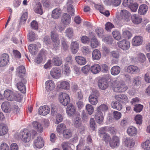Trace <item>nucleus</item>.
Wrapping results in <instances>:
<instances>
[{
    "label": "nucleus",
    "instance_id": "f257e3e1",
    "mask_svg": "<svg viewBox=\"0 0 150 150\" xmlns=\"http://www.w3.org/2000/svg\"><path fill=\"white\" fill-rule=\"evenodd\" d=\"M37 134V132L34 130H31L29 131L27 129H26L20 132L21 139L25 143L29 142L30 141L31 138H33Z\"/></svg>",
    "mask_w": 150,
    "mask_h": 150
},
{
    "label": "nucleus",
    "instance_id": "f03ea898",
    "mask_svg": "<svg viewBox=\"0 0 150 150\" xmlns=\"http://www.w3.org/2000/svg\"><path fill=\"white\" fill-rule=\"evenodd\" d=\"M112 88L114 91L117 93L124 92L128 89V87L124 83L117 81H114Z\"/></svg>",
    "mask_w": 150,
    "mask_h": 150
},
{
    "label": "nucleus",
    "instance_id": "7ed1b4c3",
    "mask_svg": "<svg viewBox=\"0 0 150 150\" xmlns=\"http://www.w3.org/2000/svg\"><path fill=\"white\" fill-rule=\"evenodd\" d=\"M18 81L16 84L18 89L21 93H25L26 91L25 85L27 81L26 78L24 77H18Z\"/></svg>",
    "mask_w": 150,
    "mask_h": 150
},
{
    "label": "nucleus",
    "instance_id": "20e7f679",
    "mask_svg": "<svg viewBox=\"0 0 150 150\" xmlns=\"http://www.w3.org/2000/svg\"><path fill=\"white\" fill-rule=\"evenodd\" d=\"M4 95L5 98L9 101L17 100V96L16 94L10 90L7 89L5 91Z\"/></svg>",
    "mask_w": 150,
    "mask_h": 150
},
{
    "label": "nucleus",
    "instance_id": "39448f33",
    "mask_svg": "<svg viewBox=\"0 0 150 150\" xmlns=\"http://www.w3.org/2000/svg\"><path fill=\"white\" fill-rule=\"evenodd\" d=\"M51 37L53 42L54 47L55 49H57L60 45V41L58 35L54 31H52L51 33Z\"/></svg>",
    "mask_w": 150,
    "mask_h": 150
},
{
    "label": "nucleus",
    "instance_id": "423d86ee",
    "mask_svg": "<svg viewBox=\"0 0 150 150\" xmlns=\"http://www.w3.org/2000/svg\"><path fill=\"white\" fill-rule=\"evenodd\" d=\"M118 47L124 50H128L130 48V43L128 40L124 39L117 43Z\"/></svg>",
    "mask_w": 150,
    "mask_h": 150
},
{
    "label": "nucleus",
    "instance_id": "0eeeda50",
    "mask_svg": "<svg viewBox=\"0 0 150 150\" xmlns=\"http://www.w3.org/2000/svg\"><path fill=\"white\" fill-rule=\"evenodd\" d=\"M122 143L125 146L130 149L133 148L135 145L134 140L129 137L124 138L122 139Z\"/></svg>",
    "mask_w": 150,
    "mask_h": 150
},
{
    "label": "nucleus",
    "instance_id": "6e6552de",
    "mask_svg": "<svg viewBox=\"0 0 150 150\" xmlns=\"http://www.w3.org/2000/svg\"><path fill=\"white\" fill-rule=\"evenodd\" d=\"M9 57L6 53L2 54L0 57V67H3L6 65L9 62Z\"/></svg>",
    "mask_w": 150,
    "mask_h": 150
},
{
    "label": "nucleus",
    "instance_id": "1a4fd4ad",
    "mask_svg": "<svg viewBox=\"0 0 150 150\" xmlns=\"http://www.w3.org/2000/svg\"><path fill=\"white\" fill-rule=\"evenodd\" d=\"M115 98L119 102L123 104H126L129 102L128 97L124 94L116 95L115 96Z\"/></svg>",
    "mask_w": 150,
    "mask_h": 150
},
{
    "label": "nucleus",
    "instance_id": "9d476101",
    "mask_svg": "<svg viewBox=\"0 0 150 150\" xmlns=\"http://www.w3.org/2000/svg\"><path fill=\"white\" fill-rule=\"evenodd\" d=\"M109 144L112 148L119 146L120 144L119 138L116 136H113L109 141Z\"/></svg>",
    "mask_w": 150,
    "mask_h": 150
},
{
    "label": "nucleus",
    "instance_id": "9b49d317",
    "mask_svg": "<svg viewBox=\"0 0 150 150\" xmlns=\"http://www.w3.org/2000/svg\"><path fill=\"white\" fill-rule=\"evenodd\" d=\"M98 86L99 88L102 90H105L108 86V82L106 79L102 78L98 82Z\"/></svg>",
    "mask_w": 150,
    "mask_h": 150
},
{
    "label": "nucleus",
    "instance_id": "f8f14e48",
    "mask_svg": "<svg viewBox=\"0 0 150 150\" xmlns=\"http://www.w3.org/2000/svg\"><path fill=\"white\" fill-rule=\"evenodd\" d=\"M51 76L53 78L58 79L61 75V71L58 68L55 67L52 68L50 72Z\"/></svg>",
    "mask_w": 150,
    "mask_h": 150
},
{
    "label": "nucleus",
    "instance_id": "ddd939ff",
    "mask_svg": "<svg viewBox=\"0 0 150 150\" xmlns=\"http://www.w3.org/2000/svg\"><path fill=\"white\" fill-rule=\"evenodd\" d=\"M44 142L42 137L40 136H39L35 140L34 146L38 148H41L44 146Z\"/></svg>",
    "mask_w": 150,
    "mask_h": 150
},
{
    "label": "nucleus",
    "instance_id": "4468645a",
    "mask_svg": "<svg viewBox=\"0 0 150 150\" xmlns=\"http://www.w3.org/2000/svg\"><path fill=\"white\" fill-rule=\"evenodd\" d=\"M120 16L122 20L126 22H128L131 19L130 13L127 10H122L120 12Z\"/></svg>",
    "mask_w": 150,
    "mask_h": 150
},
{
    "label": "nucleus",
    "instance_id": "2eb2a0df",
    "mask_svg": "<svg viewBox=\"0 0 150 150\" xmlns=\"http://www.w3.org/2000/svg\"><path fill=\"white\" fill-rule=\"evenodd\" d=\"M50 111V108L46 105L40 106L38 110L39 114L43 116L47 115L49 113Z\"/></svg>",
    "mask_w": 150,
    "mask_h": 150
},
{
    "label": "nucleus",
    "instance_id": "dca6fc26",
    "mask_svg": "<svg viewBox=\"0 0 150 150\" xmlns=\"http://www.w3.org/2000/svg\"><path fill=\"white\" fill-rule=\"evenodd\" d=\"M66 24V13H64L61 18V21L58 27L56 26L55 28L57 29L58 28L59 29V31L61 32L63 30H64L65 25Z\"/></svg>",
    "mask_w": 150,
    "mask_h": 150
},
{
    "label": "nucleus",
    "instance_id": "f3484780",
    "mask_svg": "<svg viewBox=\"0 0 150 150\" xmlns=\"http://www.w3.org/2000/svg\"><path fill=\"white\" fill-rule=\"evenodd\" d=\"M57 131L59 135L61 136L62 134L64 138H65L66 135V126L63 124L61 123L58 125L57 129Z\"/></svg>",
    "mask_w": 150,
    "mask_h": 150
},
{
    "label": "nucleus",
    "instance_id": "a211bd4d",
    "mask_svg": "<svg viewBox=\"0 0 150 150\" xmlns=\"http://www.w3.org/2000/svg\"><path fill=\"white\" fill-rule=\"evenodd\" d=\"M45 88L47 91H50L53 90L55 86L54 82L52 80H48L45 83Z\"/></svg>",
    "mask_w": 150,
    "mask_h": 150
},
{
    "label": "nucleus",
    "instance_id": "6ab92c4d",
    "mask_svg": "<svg viewBox=\"0 0 150 150\" xmlns=\"http://www.w3.org/2000/svg\"><path fill=\"white\" fill-rule=\"evenodd\" d=\"M25 67L23 66H19L16 70V73L19 77L26 78L25 75Z\"/></svg>",
    "mask_w": 150,
    "mask_h": 150
},
{
    "label": "nucleus",
    "instance_id": "aec40b11",
    "mask_svg": "<svg viewBox=\"0 0 150 150\" xmlns=\"http://www.w3.org/2000/svg\"><path fill=\"white\" fill-rule=\"evenodd\" d=\"M143 40L142 37L139 36H135L132 39V44L135 46L140 45L142 44Z\"/></svg>",
    "mask_w": 150,
    "mask_h": 150
},
{
    "label": "nucleus",
    "instance_id": "412c9836",
    "mask_svg": "<svg viewBox=\"0 0 150 150\" xmlns=\"http://www.w3.org/2000/svg\"><path fill=\"white\" fill-rule=\"evenodd\" d=\"M66 112L67 114L70 116L74 115L76 111L75 107L71 103L69 104L66 109Z\"/></svg>",
    "mask_w": 150,
    "mask_h": 150
},
{
    "label": "nucleus",
    "instance_id": "4be33fe9",
    "mask_svg": "<svg viewBox=\"0 0 150 150\" xmlns=\"http://www.w3.org/2000/svg\"><path fill=\"white\" fill-rule=\"evenodd\" d=\"M127 71L128 72L130 73L137 74L139 73L140 69L136 66L131 65L127 67Z\"/></svg>",
    "mask_w": 150,
    "mask_h": 150
},
{
    "label": "nucleus",
    "instance_id": "5701e85b",
    "mask_svg": "<svg viewBox=\"0 0 150 150\" xmlns=\"http://www.w3.org/2000/svg\"><path fill=\"white\" fill-rule=\"evenodd\" d=\"M33 128L38 133H41L43 131V127L41 124L36 121L32 123Z\"/></svg>",
    "mask_w": 150,
    "mask_h": 150
},
{
    "label": "nucleus",
    "instance_id": "b1692460",
    "mask_svg": "<svg viewBox=\"0 0 150 150\" xmlns=\"http://www.w3.org/2000/svg\"><path fill=\"white\" fill-rule=\"evenodd\" d=\"M62 13V11L59 8H57L52 11V16L55 19H58L61 16Z\"/></svg>",
    "mask_w": 150,
    "mask_h": 150
},
{
    "label": "nucleus",
    "instance_id": "393cba45",
    "mask_svg": "<svg viewBox=\"0 0 150 150\" xmlns=\"http://www.w3.org/2000/svg\"><path fill=\"white\" fill-rule=\"evenodd\" d=\"M95 119L97 122L100 124H102L104 117L102 112L97 111L95 117Z\"/></svg>",
    "mask_w": 150,
    "mask_h": 150
},
{
    "label": "nucleus",
    "instance_id": "a878e982",
    "mask_svg": "<svg viewBox=\"0 0 150 150\" xmlns=\"http://www.w3.org/2000/svg\"><path fill=\"white\" fill-rule=\"evenodd\" d=\"M90 68L91 71L94 74H98L101 70V66L98 64H94Z\"/></svg>",
    "mask_w": 150,
    "mask_h": 150
},
{
    "label": "nucleus",
    "instance_id": "bb28decb",
    "mask_svg": "<svg viewBox=\"0 0 150 150\" xmlns=\"http://www.w3.org/2000/svg\"><path fill=\"white\" fill-rule=\"evenodd\" d=\"M106 4L112 5L114 6H119L121 2V0H103Z\"/></svg>",
    "mask_w": 150,
    "mask_h": 150
},
{
    "label": "nucleus",
    "instance_id": "cd10ccee",
    "mask_svg": "<svg viewBox=\"0 0 150 150\" xmlns=\"http://www.w3.org/2000/svg\"><path fill=\"white\" fill-rule=\"evenodd\" d=\"M1 108L4 112L6 113L9 112L11 110L10 105L8 102H3L1 105Z\"/></svg>",
    "mask_w": 150,
    "mask_h": 150
},
{
    "label": "nucleus",
    "instance_id": "c85d7f7f",
    "mask_svg": "<svg viewBox=\"0 0 150 150\" xmlns=\"http://www.w3.org/2000/svg\"><path fill=\"white\" fill-rule=\"evenodd\" d=\"M127 132L129 136H134L137 133V130L135 127L133 126H130L128 128Z\"/></svg>",
    "mask_w": 150,
    "mask_h": 150
},
{
    "label": "nucleus",
    "instance_id": "c756f323",
    "mask_svg": "<svg viewBox=\"0 0 150 150\" xmlns=\"http://www.w3.org/2000/svg\"><path fill=\"white\" fill-rule=\"evenodd\" d=\"M71 51L73 54L76 53L78 51L79 48V44L76 41L73 42L71 43Z\"/></svg>",
    "mask_w": 150,
    "mask_h": 150
},
{
    "label": "nucleus",
    "instance_id": "7c9ffc66",
    "mask_svg": "<svg viewBox=\"0 0 150 150\" xmlns=\"http://www.w3.org/2000/svg\"><path fill=\"white\" fill-rule=\"evenodd\" d=\"M135 59L137 62H139L141 63H144L146 60L145 55L142 53L138 54L135 57Z\"/></svg>",
    "mask_w": 150,
    "mask_h": 150
},
{
    "label": "nucleus",
    "instance_id": "2f4dec72",
    "mask_svg": "<svg viewBox=\"0 0 150 150\" xmlns=\"http://www.w3.org/2000/svg\"><path fill=\"white\" fill-rule=\"evenodd\" d=\"M75 59L76 62L81 65H85L87 62L86 59L83 57L76 56L75 57Z\"/></svg>",
    "mask_w": 150,
    "mask_h": 150
},
{
    "label": "nucleus",
    "instance_id": "473e14b6",
    "mask_svg": "<svg viewBox=\"0 0 150 150\" xmlns=\"http://www.w3.org/2000/svg\"><path fill=\"white\" fill-rule=\"evenodd\" d=\"M148 9V7L145 4L141 5L139 7L138 10V13L141 15H144L145 14Z\"/></svg>",
    "mask_w": 150,
    "mask_h": 150
},
{
    "label": "nucleus",
    "instance_id": "72a5a7b5",
    "mask_svg": "<svg viewBox=\"0 0 150 150\" xmlns=\"http://www.w3.org/2000/svg\"><path fill=\"white\" fill-rule=\"evenodd\" d=\"M131 19L132 22L135 24H138L140 23L142 19L137 14H134L131 17Z\"/></svg>",
    "mask_w": 150,
    "mask_h": 150
},
{
    "label": "nucleus",
    "instance_id": "f704fd0d",
    "mask_svg": "<svg viewBox=\"0 0 150 150\" xmlns=\"http://www.w3.org/2000/svg\"><path fill=\"white\" fill-rule=\"evenodd\" d=\"M101 56V53L99 50L95 49L93 51L92 57L93 60H99L100 59Z\"/></svg>",
    "mask_w": 150,
    "mask_h": 150
},
{
    "label": "nucleus",
    "instance_id": "c9c22d12",
    "mask_svg": "<svg viewBox=\"0 0 150 150\" xmlns=\"http://www.w3.org/2000/svg\"><path fill=\"white\" fill-rule=\"evenodd\" d=\"M72 0H68L67 3L68 5L67 11L69 14H71L72 16L73 15L74 11V8L72 5Z\"/></svg>",
    "mask_w": 150,
    "mask_h": 150
},
{
    "label": "nucleus",
    "instance_id": "e433bc0d",
    "mask_svg": "<svg viewBox=\"0 0 150 150\" xmlns=\"http://www.w3.org/2000/svg\"><path fill=\"white\" fill-rule=\"evenodd\" d=\"M28 49L30 52L32 54H35L38 52V48L35 44H32L29 45Z\"/></svg>",
    "mask_w": 150,
    "mask_h": 150
},
{
    "label": "nucleus",
    "instance_id": "4c0bfd02",
    "mask_svg": "<svg viewBox=\"0 0 150 150\" xmlns=\"http://www.w3.org/2000/svg\"><path fill=\"white\" fill-rule=\"evenodd\" d=\"M52 62L54 66H59L62 63V60L61 57H56L53 58Z\"/></svg>",
    "mask_w": 150,
    "mask_h": 150
},
{
    "label": "nucleus",
    "instance_id": "58836bf2",
    "mask_svg": "<svg viewBox=\"0 0 150 150\" xmlns=\"http://www.w3.org/2000/svg\"><path fill=\"white\" fill-rule=\"evenodd\" d=\"M100 45V42L96 37H94L91 39V46L92 48H96Z\"/></svg>",
    "mask_w": 150,
    "mask_h": 150
},
{
    "label": "nucleus",
    "instance_id": "ea45409f",
    "mask_svg": "<svg viewBox=\"0 0 150 150\" xmlns=\"http://www.w3.org/2000/svg\"><path fill=\"white\" fill-rule=\"evenodd\" d=\"M141 146L144 150H150V137L142 144Z\"/></svg>",
    "mask_w": 150,
    "mask_h": 150
},
{
    "label": "nucleus",
    "instance_id": "a19ab883",
    "mask_svg": "<svg viewBox=\"0 0 150 150\" xmlns=\"http://www.w3.org/2000/svg\"><path fill=\"white\" fill-rule=\"evenodd\" d=\"M89 101L93 105H96L98 102V99L97 96L94 95H91L89 97Z\"/></svg>",
    "mask_w": 150,
    "mask_h": 150
},
{
    "label": "nucleus",
    "instance_id": "79ce46f5",
    "mask_svg": "<svg viewBox=\"0 0 150 150\" xmlns=\"http://www.w3.org/2000/svg\"><path fill=\"white\" fill-rule=\"evenodd\" d=\"M34 11L36 13H38L41 15L43 14L42 6L40 2L36 4L34 8Z\"/></svg>",
    "mask_w": 150,
    "mask_h": 150
},
{
    "label": "nucleus",
    "instance_id": "37998d69",
    "mask_svg": "<svg viewBox=\"0 0 150 150\" xmlns=\"http://www.w3.org/2000/svg\"><path fill=\"white\" fill-rule=\"evenodd\" d=\"M110 71L112 75L116 76L119 74L120 71V68L118 66H114L111 68Z\"/></svg>",
    "mask_w": 150,
    "mask_h": 150
},
{
    "label": "nucleus",
    "instance_id": "c03bdc74",
    "mask_svg": "<svg viewBox=\"0 0 150 150\" xmlns=\"http://www.w3.org/2000/svg\"><path fill=\"white\" fill-rule=\"evenodd\" d=\"M8 129L6 125L3 123H0V135H3L7 132Z\"/></svg>",
    "mask_w": 150,
    "mask_h": 150
},
{
    "label": "nucleus",
    "instance_id": "a18cd8bd",
    "mask_svg": "<svg viewBox=\"0 0 150 150\" xmlns=\"http://www.w3.org/2000/svg\"><path fill=\"white\" fill-rule=\"evenodd\" d=\"M108 110V107L107 105L102 104L98 107L97 109V111L102 112V111L105 112Z\"/></svg>",
    "mask_w": 150,
    "mask_h": 150
},
{
    "label": "nucleus",
    "instance_id": "49530a36",
    "mask_svg": "<svg viewBox=\"0 0 150 150\" xmlns=\"http://www.w3.org/2000/svg\"><path fill=\"white\" fill-rule=\"evenodd\" d=\"M81 51L83 55H87L91 53V48L88 46H84L81 47Z\"/></svg>",
    "mask_w": 150,
    "mask_h": 150
},
{
    "label": "nucleus",
    "instance_id": "de8ad7c7",
    "mask_svg": "<svg viewBox=\"0 0 150 150\" xmlns=\"http://www.w3.org/2000/svg\"><path fill=\"white\" fill-rule=\"evenodd\" d=\"M111 105L112 108L119 111L122 108V104L119 102L117 101L112 102Z\"/></svg>",
    "mask_w": 150,
    "mask_h": 150
},
{
    "label": "nucleus",
    "instance_id": "09e8293b",
    "mask_svg": "<svg viewBox=\"0 0 150 150\" xmlns=\"http://www.w3.org/2000/svg\"><path fill=\"white\" fill-rule=\"evenodd\" d=\"M66 99V93H60L59 95V99L60 103L64 106H65V99Z\"/></svg>",
    "mask_w": 150,
    "mask_h": 150
},
{
    "label": "nucleus",
    "instance_id": "8fccbe9b",
    "mask_svg": "<svg viewBox=\"0 0 150 150\" xmlns=\"http://www.w3.org/2000/svg\"><path fill=\"white\" fill-rule=\"evenodd\" d=\"M73 123L75 127L78 128L80 127L81 124V118L78 117H75L74 119Z\"/></svg>",
    "mask_w": 150,
    "mask_h": 150
},
{
    "label": "nucleus",
    "instance_id": "3c124183",
    "mask_svg": "<svg viewBox=\"0 0 150 150\" xmlns=\"http://www.w3.org/2000/svg\"><path fill=\"white\" fill-rule=\"evenodd\" d=\"M122 31V35L125 38L129 39L132 37V34L129 31L124 30Z\"/></svg>",
    "mask_w": 150,
    "mask_h": 150
},
{
    "label": "nucleus",
    "instance_id": "603ef678",
    "mask_svg": "<svg viewBox=\"0 0 150 150\" xmlns=\"http://www.w3.org/2000/svg\"><path fill=\"white\" fill-rule=\"evenodd\" d=\"M106 132H107L106 126L100 128L98 130L99 136L100 137H101L102 136L107 134L106 133Z\"/></svg>",
    "mask_w": 150,
    "mask_h": 150
},
{
    "label": "nucleus",
    "instance_id": "864d4df0",
    "mask_svg": "<svg viewBox=\"0 0 150 150\" xmlns=\"http://www.w3.org/2000/svg\"><path fill=\"white\" fill-rule=\"evenodd\" d=\"M142 78L139 76L135 77L132 81V83L134 85L136 86L139 85L141 83Z\"/></svg>",
    "mask_w": 150,
    "mask_h": 150
},
{
    "label": "nucleus",
    "instance_id": "5fc2aeb1",
    "mask_svg": "<svg viewBox=\"0 0 150 150\" xmlns=\"http://www.w3.org/2000/svg\"><path fill=\"white\" fill-rule=\"evenodd\" d=\"M28 40L30 41H32L35 40V33L33 31H31L29 32L28 34Z\"/></svg>",
    "mask_w": 150,
    "mask_h": 150
},
{
    "label": "nucleus",
    "instance_id": "6e6d98bb",
    "mask_svg": "<svg viewBox=\"0 0 150 150\" xmlns=\"http://www.w3.org/2000/svg\"><path fill=\"white\" fill-rule=\"evenodd\" d=\"M86 109L88 114L91 115L92 114L94 111V108L91 105L88 104L86 106Z\"/></svg>",
    "mask_w": 150,
    "mask_h": 150
},
{
    "label": "nucleus",
    "instance_id": "4d7b16f0",
    "mask_svg": "<svg viewBox=\"0 0 150 150\" xmlns=\"http://www.w3.org/2000/svg\"><path fill=\"white\" fill-rule=\"evenodd\" d=\"M114 38L117 40H120L121 38V34L118 31H114L112 33Z\"/></svg>",
    "mask_w": 150,
    "mask_h": 150
},
{
    "label": "nucleus",
    "instance_id": "13d9d810",
    "mask_svg": "<svg viewBox=\"0 0 150 150\" xmlns=\"http://www.w3.org/2000/svg\"><path fill=\"white\" fill-rule=\"evenodd\" d=\"M134 120L136 124L140 125L142 123V117L140 115H137L135 117Z\"/></svg>",
    "mask_w": 150,
    "mask_h": 150
},
{
    "label": "nucleus",
    "instance_id": "bf43d9fd",
    "mask_svg": "<svg viewBox=\"0 0 150 150\" xmlns=\"http://www.w3.org/2000/svg\"><path fill=\"white\" fill-rule=\"evenodd\" d=\"M57 88L60 89H64L66 88V81L59 82L57 83Z\"/></svg>",
    "mask_w": 150,
    "mask_h": 150
},
{
    "label": "nucleus",
    "instance_id": "052dcab7",
    "mask_svg": "<svg viewBox=\"0 0 150 150\" xmlns=\"http://www.w3.org/2000/svg\"><path fill=\"white\" fill-rule=\"evenodd\" d=\"M103 41L108 44H112L113 42V39L110 36H107L104 37L103 39Z\"/></svg>",
    "mask_w": 150,
    "mask_h": 150
},
{
    "label": "nucleus",
    "instance_id": "680f3d73",
    "mask_svg": "<svg viewBox=\"0 0 150 150\" xmlns=\"http://www.w3.org/2000/svg\"><path fill=\"white\" fill-rule=\"evenodd\" d=\"M95 32L98 36L99 38L103 36V30L101 28H97L96 29Z\"/></svg>",
    "mask_w": 150,
    "mask_h": 150
},
{
    "label": "nucleus",
    "instance_id": "e2e57ef3",
    "mask_svg": "<svg viewBox=\"0 0 150 150\" xmlns=\"http://www.w3.org/2000/svg\"><path fill=\"white\" fill-rule=\"evenodd\" d=\"M112 115L115 120H118L121 117L122 114L118 111H114L113 112Z\"/></svg>",
    "mask_w": 150,
    "mask_h": 150
},
{
    "label": "nucleus",
    "instance_id": "0e129e2a",
    "mask_svg": "<svg viewBox=\"0 0 150 150\" xmlns=\"http://www.w3.org/2000/svg\"><path fill=\"white\" fill-rule=\"evenodd\" d=\"M133 3V0H124L122 4L125 7H129Z\"/></svg>",
    "mask_w": 150,
    "mask_h": 150
},
{
    "label": "nucleus",
    "instance_id": "69168bd1",
    "mask_svg": "<svg viewBox=\"0 0 150 150\" xmlns=\"http://www.w3.org/2000/svg\"><path fill=\"white\" fill-rule=\"evenodd\" d=\"M143 106L140 104H136L135 105L134 108V110L137 112H140L142 111Z\"/></svg>",
    "mask_w": 150,
    "mask_h": 150
},
{
    "label": "nucleus",
    "instance_id": "338daca9",
    "mask_svg": "<svg viewBox=\"0 0 150 150\" xmlns=\"http://www.w3.org/2000/svg\"><path fill=\"white\" fill-rule=\"evenodd\" d=\"M90 68V65H87L81 68V70L83 73L87 74L88 73Z\"/></svg>",
    "mask_w": 150,
    "mask_h": 150
},
{
    "label": "nucleus",
    "instance_id": "774afa93",
    "mask_svg": "<svg viewBox=\"0 0 150 150\" xmlns=\"http://www.w3.org/2000/svg\"><path fill=\"white\" fill-rule=\"evenodd\" d=\"M101 71L103 73H107L109 70V68L106 64H101Z\"/></svg>",
    "mask_w": 150,
    "mask_h": 150
}]
</instances>
